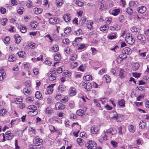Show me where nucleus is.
Returning <instances> with one entry per match:
<instances>
[{
	"instance_id": "1",
	"label": "nucleus",
	"mask_w": 149,
	"mask_h": 149,
	"mask_svg": "<svg viewBox=\"0 0 149 149\" xmlns=\"http://www.w3.org/2000/svg\"><path fill=\"white\" fill-rule=\"evenodd\" d=\"M85 145L88 149H96L97 148L96 143L92 140L87 141Z\"/></svg>"
},
{
	"instance_id": "2",
	"label": "nucleus",
	"mask_w": 149,
	"mask_h": 149,
	"mask_svg": "<svg viewBox=\"0 0 149 149\" xmlns=\"http://www.w3.org/2000/svg\"><path fill=\"white\" fill-rule=\"evenodd\" d=\"M125 41L127 43L130 45H132L135 42L134 40L132 37L131 34L130 33L126 35Z\"/></svg>"
},
{
	"instance_id": "3",
	"label": "nucleus",
	"mask_w": 149,
	"mask_h": 149,
	"mask_svg": "<svg viewBox=\"0 0 149 149\" xmlns=\"http://www.w3.org/2000/svg\"><path fill=\"white\" fill-rule=\"evenodd\" d=\"M137 38L143 44H145L146 42V37L144 35L142 34H138L137 35Z\"/></svg>"
},
{
	"instance_id": "4",
	"label": "nucleus",
	"mask_w": 149,
	"mask_h": 149,
	"mask_svg": "<svg viewBox=\"0 0 149 149\" xmlns=\"http://www.w3.org/2000/svg\"><path fill=\"white\" fill-rule=\"evenodd\" d=\"M43 141L38 136H36L33 140V142L36 146H39L42 143Z\"/></svg>"
},
{
	"instance_id": "5",
	"label": "nucleus",
	"mask_w": 149,
	"mask_h": 149,
	"mask_svg": "<svg viewBox=\"0 0 149 149\" xmlns=\"http://www.w3.org/2000/svg\"><path fill=\"white\" fill-rule=\"evenodd\" d=\"M55 85V84H52L49 85L47 88V92H46V94H52L53 91V88L54 86Z\"/></svg>"
},
{
	"instance_id": "6",
	"label": "nucleus",
	"mask_w": 149,
	"mask_h": 149,
	"mask_svg": "<svg viewBox=\"0 0 149 149\" xmlns=\"http://www.w3.org/2000/svg\"><path fill=\"white\" fill-rule=\"evenodd\" d=\"M105 130L107 133L109 134H111L112 135H114L117 133V130L115 128H110L109 129L106 130Z\"/></svg>"
},
{
	"instance_id": "7",
	"label": "nucleus",
	"mask_w": 149,
	"mask_h": 149,
	"mask_svg": "<svg viewBox=\"0 0 149 149\" xmlns=\"http://www.w3.org/2000/svg\"><path fill=\"white\" fill-rule=\"evenodd\" d=\"M55 108L57 110H63L65 108V106L60 102H58L55 104Z\"/></svg>"
},
{
	"instance_id": "8",
	"label": "nucleus",
	"mask_w": 149,
	"mask_h": 149,
	"mask_svg": "<svg viewBox=\"0 0 149 149\" xmlns=\"http://www.w3.org/2000/svg\"><path fill=\"white\" fill-rule=\"evenodd\" d=\"M99 127H98L94 125L92 126L91 130V132L93 134H97L99 133Z\"/></svg>"
},
{
	"instance_id": "9",
	"label": "nucleus",
	"mask_w": 149,
	"mask_h": 149,
	"mask_svg": "<svg viewBox=\"0 0 149 149\" xmlns=\"http://www.w3.org/2000/svg\"><path fill=\"white\" fill-rule=\"evenodd\" d=\"M127 58V55L124 53L120 54L117 58V60L118 62H121L123 60L126 59Z\"/></svg>"
},
{
	"instance_id": "10",
	"label": "nucleus",
	"mask_w": 149,
	"mask_h": 149,
	"mask_svg": "<svg viewBox=\"0 0 149 149\" xmlns=\"http://www.w3.org/2000/svg\"><path fill=\"white\" fill-rule=\"evenodd\" d=\"M69 93L71 96L75 95L76 93V91L75 88L74 87H71L69 90Z\"/></svg>"
},
{
	"instance_id": "11",
	"label": "nucleus",
	"mask_w": 149,
	"mask_h": 149,
	"mask_svg": "<svg viewBox=\"0 0 149 149\" xmlns=\"http://www.w3.org/2000/svg\"><path fill=\"white\" fill-rule=\"evenodd\" d=\"M6 138L8 140H10L13 137V134L11 133L10 131L6 132L5 133Z\"/></svg>"
},
{
	"instance_id": "12",
	"label": "nucleus",
	"mask_w": 149,
	"mask_h": 149,
	"mask_svg": "<svg viewBox=\"0 0 149 149\" xmlns=\"http://www.w3.org/2000/svg\"><path fill=\"white\" fill-rule=\"evenodd\" d=\"M28 108L29 109H30L34 111V115H36L38 113L37 108L36 106L34 105H31L28 106Z\"/></svg>"
},
{
	"instance_id": "13",
	"label": "nucleus",
	"mask_w": 149,
	"mask_h": 149,
	"mask_svg": "<svg viewBox=\"0 0 149 149\" xmlns=\"http://www.w3.org/2000/svg\"><path fill=\"white\" fill-rule=\"evenodd\" d=\"M49 79L51 81H53L56 80V74L53 72L49 73Z\"/></svg>"
},
{
	"instance_id": "14",
	"label": "nucleus",
	"mask_w": 149,
	"mask_h": 149,
	"mask_svg": "<svg viewBox=\"0 0 149 149\" xmlns=\"http://www.w3.org/2000/svg\"><path fill=\"white\" fill-rule=\"evenodd\" d=\"M122 53L125 54H130L131 53V49L129 47L124 48L122 50Z\"/></svg>"
},
{
	"instance_id": "15",
	"label": "nucleus",
	"mask_w": 149,
	"mask_h": 149,
	"mask_svg": "<svg viewBox=\"0 0 149 149\" xmlns=\"http://www.w3.org/2000/svg\"><path fill=\"white\" fill-rule=\"evenodd\" d=\"M6 74L4 72L3 69H0V81H2L5 77Z\"/></svg>"
},
{
	"instance_id": "16",
	"label": "nucleus",
	"mask_w": 149,
	"mask_h": 149,
	"mask_svg": "<svg viewBox=\"0 0 149 149\" xmlns=\"http://www.w3.org/2000/svg\"><path fill=\"white\" fill-rule=\"evenodd\" d=\"M59 19L58 18L56 17L54 18H50L49 20V22L52 24V23L57 24L59 22Z\"/></svg>"
},
{
	"instance_id": "17",
	"label": "nucleus",
	"mask_w": 149,
	"mask_h": 149,
	"mask_svg": "<svg viewBox=\"0 0 149 149\" xmlns=\"http://www.w3.org/2000/svg\"><path fill=\"white\" fill-rule=\"evenodd\" d=\"M139 126L142 129L147 130V128L146 127V124L145 122L143 120H141L139 124Z\"/></svg>"
},
{
	"instance_id": "18",
	"label": "nucleus",
	"mask_w": 149,
	"mask_h": 149,
	"mask_svg": "<svg viewBox=\"0 0 149 149\" xmlns=\"http://www.w3.org/2000/svg\"><path fill=\"white\" fill-rule=\"evenodd\" d=\"M83 86L84 87V88L87 91L90 90L91 88V84L89 82H85L84 83Z\"/></svg>"
},
{
	"instance_id": "19",
	"label": "nucleus",
	"mask_w": 149,
	"mask_h": 149,
	"mask_svg": "<svg viewBox=\"0 0 149 149\" xmlns=\"http://www.w3.org/2000/svg\"><path fill=\"white\" fill-rule=\"evenodd\" d=\"M146 10V8L144 6H141L139 7L137 10L138 12L140 13H143L145 12Z\"/></svg>"
},
{
	"instance_id": "20",
	"label": "nucleus",
	"mask_w": 149,
	"mask_h": 149,
	"mask_svg": "<svg viewBox=\"0 0 149 149\" xmlns=\"http://www.w3.org/2000/svg\"><path fill=\"white\" fill-rule=\"evenodd\" d=\"M16 59V57L15 55L10 54L9 55L8 61H9L13 62Z\"/></svg>"
},
{
	"instance_id": "21",
	"label": "nucleus",
	"mask_w": 149,
	"mask_h": 149,
	"mask_svg": "<svg viewBox=\"0 0 149 149\" xmlns=\"http://www.w3.org/2000/svg\"><path fill=\"white\" fill-rule=\"evenodd\" d=\"M70 15L69 14H65L63 16V19L66 22H69L70 20Z\"/></svg>"
},
{
	"instance_id": "22",
	"label": "nucleus",
	"mask_w": 149,
	"mask_h": 149,
	"mask_svg": "<svg viewBox=\"0 0 149 149\" xmlns=\"http://www.w3.org/2000/svg\"><path fill=\"white\" fill-rule=\"evenodd\" d=\"M15 42L17 44L19 43L21 40V38L18 34H16L15 35Z\"/></svg>"
},
{
	"instance_id": "23",
	"label": "nucleus",
	"mask_w": 149,
	"mask_h": 149,
	"mask_svg": "<svg viewBox=\"0 0 149 149\" xmlns=\"http://www.w3.org/2000/svg\"><path fill=\"white\" fill-rule=\"evenodd\" d=\"M128 130L130 132L133 133L136 130V128L133 125H130L128 126Z\"/></svg>"
},
{
	"instance_id": "24",
	"label": "nucleus",
	"mask_w": 149,
	"mask_h": 149,
	"mask_svg": "<svg viewBox=\"0 0 149 149\" xmlns=\"http://www.w3.org/2000/svg\"><path fill=\"white\" fill-rule=\"evenodd\" d=\"M120 12L119 9H116L112 10L111 14L115 16L118 15L119 13Z\"/></svg>"
},
{
	"instance_id": "25",
	"label": "nucleus",
	"mask_w": 149,
	"mask_h": 149,
	"mask_svg": "<svg viewBox=\"0 0 149 149\" xmlns=\"http://www.w3.org/2000/svg\"><path fill=\"white\" fill-rule=\"evenodd\" d=\"M19 56L20 57L24 58L26 56V54L24 51H21L17 53Z\"/></svg>"
},
{
	"instance_id": "26",
	"label": "nucleus",
	"mask_w": 149,
	"mask_h": 149,
	"mask_svg": "<svg viewBox=\"0 0 149 149\" xmlns=\"http://www.w3.org/2000/svg\"><path fill=\"white\" fill-rule=\"evenodd\" d=\"M33 11L36 14H40L42 11V10L40 8H36L33 9Z\"/></svg>"
},
{
	"instance_id": "27",
	"label": "nucleus",
	"mask_w": 149,
	"mask_h": 149,
	"mask_svg": "<svg viewBox=\"0 0 149 149\" xmlns=\"http://www.w3.org/2000/svg\"><path fill=\"white\" fill-rule=\"evenodd\" d=\"M111 113H113V116L112 117V118L117 119L118 118H119V115L118 114V113L116 111H113L111 112Z\"/></svg>"
},
{
	"instance_id": "28",
	"label": "nucleus",
	"mask_w": 149,
	"mask_h": 149,
	"mask_svg": "<svg viewBox=\"0 0 149 149\" xmlns=\"http://www.w3.org/2000/svg\"><path fill=\"white\" fill-rule=\"evenodd\" d=\"M63 3V0H56V4L57 6L60 7Z\"/></svg>"
},
{
	"instance_id": "29",
	"label": "nucleus",
	"mask_w": 149,
	"mask_h": 149,
	"mask_svg": "<svg viewBox=\"0 0 149 149\" xmlns=\"http://www.w3.org/2000/svg\"><path fill=\"white\" fill-rule=\"evenodd\" d=\"M125 101L124 99H121L118 101V104L120 107H124L125 106Z\"/></svg>"
},
{
	"instance_id": "30",
	"label": "nucleus",
	"mask_w": 149,
	"mask_h": 149,
	"mask_svg": "<svg viewBox=\"0 0 149 149\" xmlns=\"http://www.w3.org/2000/svg\"><path fill=\"white\" fill-rule=\"evenodd\" d=\"M125 72L123 70L121 69L120 70L119 76L120 78H123L125 76L124 74Z\"/></svg>"
},
{
	"instance_id": "31",
	"label": "nucleus",
	"mask_w": 149,
	"mask_h": 149,
	"mask_svg": "<svg viewBox=\"0 0 149 149\" xmlns=\"http://www.w3.org/2000/svg\"><path fill=\"white\" fill-rule=\"evenodd\" d=\"M54 59L55 61H57L61 59V56L60 54L59 53H57L54 57Z\"/></svg>"
},
{
	"instance_id": "32",
	"label": "nucleus",
	"mask_w": 149,
	"mask_h": 149,
	"mask_svg": "<svg viewBox=\"0 0 149 149\" xmlns=\"http://www.w3.org/2000/svg\"><path fill=\"white\" fill-rule=\"evenodd\" d=\"M125 11L129 15H132L133 13L132 10L130 8H127Z\"/></svg>"
},
{
	"instance_id": "33",
	"label": "nucleus",
	"mask_w": 149,
	"mask_h": 149,
	"mask_svg": "<svg viewBox=\"0 0 149 149\" xmlns=\"http://www.w3.org/2000/svg\"><path fill=\"white\" fill-rule=\"evenodd\" d=\"M139 64L137 62L134 63L133 65V69L134 71L138 70L139 67Z\"/></svg>"
},
{
	"instance_id": "34",
	"label": "nucleus",
	"mask_w": 149,
	"mask_h": 149,
	"mask_svg": "<svg viewBox=\"0 0 149 149\" xmlns=\"http://www.w3.org/2000/svg\"><path fill=\"white\" fill-rule=\"evenodd\" d=\"M52 49L54 52H56L58 51L59 49L58 46L57 45H54L52 47Z\"/></svg>"
},
{
	"instance_id": "35",
	"label": "nucleus",
	"mask_w": 149,
	"mask_h": 149,
	"mask_svg": "<svg viewBox=\"0 0 149 149\" xmlns=\"http://www.w3.org/2000/svg\"><path fill=\"white\" fill-rule=\"evenodd\" d=\"M53 111L52 108L50 107H47L45 109V112L49 114H51L52 112Z\"/></svg>"
},
{
	"instance_id": "36",
	"label": "nucleus",
	"mask_w": 149,
	"mask_h": 149,
	"mask_svg": "<svg viewBox=\"0 0 149 149\" xmlns=\"http://www.w3.org/2000/svg\"><path fill=\"white\" fill-rule=\"evenodd\" d=\"M37 23L35 21L31 22L30 25V27H32L33 29L37 27Z\"/></svg>"
},
{
	"instance_id": "37",
	"label": "nucleus",
	"mask_w": 149,
	"mask_h": 149,
	"mask_svg": "<svg viewBox=\"0 0 149 149\" xmlns=\"http://www.w3.org/2000/svg\"><path fill=\"white\" fill-rule=\"evenodd\" d=\"M108 38L111 40L116 39V33H112L108 36Z\"/></svg>"
},
{
	"instance_id": "38",
	"label": "nucleus",
	"mask_w": 149,
	"mask_h": 149,
	"mask_svg": "<svg viewBox=\"0 0 149 149\" xmlns=\"http://www.w3.org/2000/svg\"><path fill=\"white\" fill-rule=\"evenodd\" d=\"M23 92L25 95H28L31 93V92L29 90L26 88L24 89L23 90Z\"/></svg>"
},
{
	"instance_id": "39",
	"label": "nucleus",
	"mask_w": 149,
	"mask_h": 149,
	"mask_svg": "<svg viewBox=\"0 0 149 149\" xmlns=\"http://www.w3.org/2000/svg\"><path fill=\"white\" fill-rule=\"evenodd\" d=\"M35 96L38 99H41L42 97V95L39 91H37L36 92Z\"/></svg>"
},
{
	"instance_id": "40",
	"label": "nucleus",
	"mask_w": 149,
	"mask_h": 149,
	"mask_svg": "<svg viewBox=\"0 0 149 149\" xmlns=\"http://www.w3.org/2000/svg\"><path fill=\"white\" fill-rule=\"evenodd\" d=\"M77 114L79 116H82L84 114V111L82 109H80L78 110L76 112Z\"/></svg>"
},
{
	"instance_id": "41",
	"label": "nucleus",
	"mask_w": 149,
	"mask_h": 149,
	"mask_svg": "<svg viewBox=\"0 0 149 149\" xmlns=\"http://www.w3.org/2000/svg\"><path fill=\"white\" fill-rule=\"evenodd\" d=\"M103 78H104L106 79V82L107 83H109L110 82V77L109 76L107 75H104L103 77Z\"/></svg>"
},
{
	"instance_id": "42",
	"label": "nucleus",
	"mask_w": 149,
	"mask_h": 149,
	"mask_svg": "<svg viewBox=\"0 0 149 149\" xmlns=\"http://www.w3.org/2000/svg\"><path fill=\"white\" fill-rule=\"evenodd\" d=\"M83 78L84 80L86 81H89L92 79V77L90 75H87L86 76H84Z\"/></svg>"
},
{
	"instance_id": "43",
	"label": "nucleus",
	"mask_w": 149,
	"mask_h": 149,
	"mask_svg": "<svg viewBox=\"0 0 149 149\" xmlns=\"http://www.w3.org/2000/svg\"><path fill=\"white\" fill-rule=\"evenodd\" d=\"M1 24L3 26H5L8 22V19L6 18H3L1 20Z\"/></svg>"
},
{
	"instance_id": "44",
	"label": "nucleus",
	"mask_w": 149,
	"mask_h": 149,
	"mask_svg": "<svg viewBox=\"0 0 149 149\" xmlns=\"http://www.w3.org/2000/svg\"><path fill=\"white\" fill-rule=\"evenodd\" d=\"M23 101V99L22 98H16L15 99V102L17 104H19L20 102H22Z\"/></svg>"
},
{
	"instance_id": "45",
	"label": "nucleus",
	"mask_w": 149,
	"mask_h": 149,
	"mask_svg": "<svg viewBox=\"0 0 149 149\" xmlns=\"http://www.w3.org/2000/svg\"><path fill=\"white\" fill-rule=\"evenodd\" d=\"M108 26L106 24L104 25L103 26L100 27V30L101 31H105L107 29H109Z\"/></svg>"
},
{
	"instance_id": "46",
	"label": "nucleus",
	"mask_w": 149,
	"mask_h": 149,
	"mask_svg": "<svg viewBox=\"0 0 149 149\" xmlns=\"http://www.w3.org/2000/svg\"><path fill=\"white\" fill-rule=\"evenodd\" d=\"M118 20L120 22L123 23L125 21V17L123 15H120L118 17Z\"/></svg>"
},
{
	"instance_id": "47",
	"label": "nucleus",
	"mask_w": 149,
	"mask_h": 149,
	"mask_svg": "<svg viewBox=\"0 0 149 149\" xmlns=\"http://www.w3.org/2000/svg\"><path fill=\"white\" fill-rule=\"evenodd\" d=\"M24 8L23 7H20L17 10V13L19 14H22L23 13Z\"/></svg>"
},
{
	"instance_id": "48",
	"label": "nucleus",
	"mask_w": 149,
	"mask_h": 149,
	"mask_svg": "<svg viewBox=\"0 0 149 149\" xmlns=\"http://www.w3.org/2000/svg\"><path fill=\"white\" fill-rule=\"evenodd\" d=\"M64 33L66 34H68L71 31V29L70 27H67L64 30Z\"/></svg>"
},
{
	"instance_id": "49",
	"label": "nucleus",
	"mask_w": 149,
	"mask_h": 149,
	"mask_svg": "<svg viewBox=\"0 0 149 149\" xmlns=\"http://www.w3.org/2000/svg\"><path fill=\"white\" fill-rule=\"evenodd\" d=\"M10 40V37L8 36H7L4 38L3 41L5 44H8L9 43Z\"/></svg>"
},
{
	"instance_id": "50",
	"label": "nucleus",
	"mask_w": 149,
	"mask_h": 149,
	"mask_svg": "<svg viewBox=\"0 0 149 149\" xmlns=\"http://www.w3.org/2000/svg\"><path fill=\"white\" fill-rule=\"evenodd\" d=\"M138 4V2L136 1H131L129 3V5L130 6H136Z\"/></svg>"
},
{
	"instance_id": "51",
	"label": "nucleus",
	"mask_w": 149,
	"mask_h": 149,
	"mask_svg": "<svg viewBox=\"0 0 149 149\" xmlns=\"http://www.w3.org/2000/svg\"><path fill=\"white\" fill-rule=\"evenodd\" d=\"M106 133L107 132H106L105 130H104V131L102 133L103 135H104L102 137L103 140L104 141H106L108 140L107 138L108 137L106 134Z\"/></svg>"
},
{
	"instance_id": "52",
	"label": "nucleus",
	"mask_w": 149,
	"mask_h": 149,
	"mask_svg": "<svg viewBox=\"0 0 149 149\" xmlns=\"http://www.w3.org/2000/svg\"><path fill=\"white\" fill-rule=\"evenodd\" d=\"M110 143L114 148H115L117 147L118 143L116 141H111Z\"/></svg>"
},
{
	"instance_id": "53",
	"label": "nucleus",
	"mask_w": 149,
	"mask_h": 149,
	"mask_svg": "<svg viewBox=\"0 0 149 149\" xmlns=\"http://www.w3.org/2000/svg\"><path fill=\"white\" fill-rule=\"evenodd\" d=\"M6 109H3L0 110V115L1 116H3L6 113Z\"/></svg>"
},
{
	"instance_id": "54",
	"label": "nucleus",
	"mask_w": 149,
	"mask_h": 149,
	"mask_svg": "<svg viewBox=\"0 0 149 149\" xmlns=\"http://www.w3.org/2000/svg\"><path fill=\"white\" fill-rule=\"evenodd\" d=\"M77 57V55L76 54H74L70 58V60L71 61H74L76 59Z\"/></svg>"
},
{
	"instance_id": "55",
	"label": "nucleus",
	"mask_w": 149,
	"mask_h": 149,
	"mask_svg": "<svg viewBox=\"0 0 149 149\" xmlns=\"http://www.w3.org/2000/svg\"><path fill=\"white\" fill-rule=\"evenodd\" d=\"M26 5L28 7H30L32 5V2L29 0L27 1L26 3Z\"/></svg>"
},
{
	"instance_id": "56",
	"label": "nucleus",
	"mask_w": 149,
	"mask_h": 149,
	"mask_svg": "<svg viewBox=\"0 0 149 149\" xmlns=\"http://www.w3.org/2000/svg\"><path fill=\"white\" fill-rule=\"evenodd\" d=\"M20 30L22 33H24L26 32L27 29L25 26H22L20 28Z\"/></svg>"
},
{
	"instance_id": "57",
	"label": "nucleus",
	"mask_w": 149,
	"mask_h": 149,
	"mask_svg": "<svg viewBox=\"0 0 149 149\" xmlns=\"http://www.w3.org/2000/svg\"><path fill=\"white\" fill-rule=\"evenodd\" d=\"M75 3L78 6H82L83 5V3L80 1L79 0H77Z\"/></svg>"
},
{
	"instance_id": "58",
	"label": "nucleus",
	"mask_w": 149,
	"mask_h": 149,
	"mask_svg": "<svg viewBox=\"0 0 149 149\" xmlns=\"http://www.w3.org/2000/svg\"><path fill=\"white\" fill-rule=\"evenodd\" d=\"M75 33L77 35H80L82 33V31L81 29H79L77 31H75Z\"/></svg>"
},
{
	"instance_id": "59",
	"label": "nucleus",
	"mask_w": 149,
	"mask_h": 149,
	"mask_svg": "<svg viewBox=\"0 0 149 149\" xmlns=\"http://www.w3.org/2000/svg\"><path fill=\"white\" fill-rule=\"evenodd\" d=\"M68 100V97L67 96H65L61 100V102H67Z\"/></svg>"
},
{
	"instance_id": "60",
	"label": "nucleus",
	"mask_w": 149,
	"mask_h": 149,
	"mask_svg": "<svg viewBox=\"0 0 149 149\" xmlns=\"http://www.w3.org/2000/svg\"><path fill=\"white\" fill-rule=\"evenodd\" d=\"M104 108L107 110H111L113 108L108 104H106L104 106Z\"/></svg>"
},
{
	"instance_id": "61",
	"label": "nucleus",
	"mask_w": 149,
	"mask_h": 149,
	"mask_svg": "<svg viewBox=\"0 0 149 149\" xmlns=\"http://www.w3.org/2000/svg\"><path fill=\"white\" fill-rule=\"evenodd\" d=\"M133 76L136 78H138L139 77L140 74L139 73L134 72L132 73Z\"/></svg>"
},
{
	"instance_id": "62",
	"label": "nucleus",
	"mask_w": 149,
	"mask_h": 149,
	"mask_svg": "<svg viewBox=\"0 0 149 149\" xmlns=\"http://www.w3.org/2000/svg\"><path fill=\"white\" fill-rule=\"evenodd\" d=\"M0 12L1 13L4 14L6 12V10L3 7H1L0 8Z\"/></svg>"
},
{
	"instance_id": "63",
	"label": "nucleus",
	"mask_w": 149,
	"mask_h": 149,
	"mask_svg": "<svg viewBox=\"0 0 149 149\" xmlns=\"http://www.w3.org/2000/svg\"><path fill=\"white\" fill-rule=\"evenodd\" d=\"M93 22H90L89 23L88 26V29H92L93 28Z\"/></svg>"
},
{
	"instance_id": "64",
	"label": "nucleus",
	"mask_w": 149,
	"mask_h": 149,
	"mask_svg": "<svg viewBox=\"0 0 149 149\" xmlns=\"http://www.w3.org/2000/svg\"><path fill=\"white\" fill-rule=\"evenodd\" d=\"M64 90V88L61 85H59L58 87V91L59 92H62Z\"/></svg>"
}]
</instances>
